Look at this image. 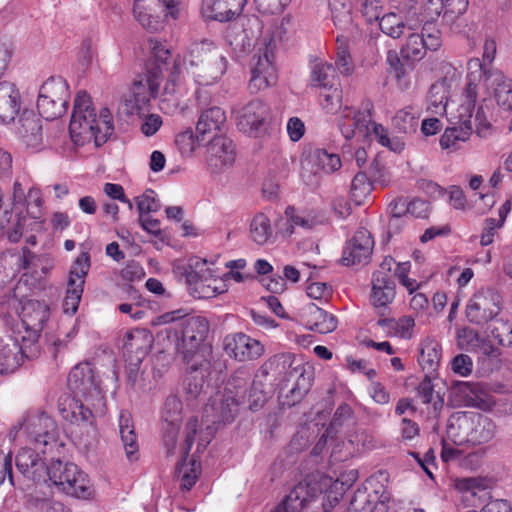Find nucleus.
I'll list each match as a JSON object with an SVG mask.
<instances>
[{
    "label": "nucleus",
    "mask_w": 512,
    "mask_h": 512,
    "mask_svg": "<svg viewBox=\"0 0 512 512\" xmlns=\"http://www.w3.org/2000/svg\"><path fill=\"white\" fill-rule=\"evenodd\" d=\"M374 240L364 228L358 229L344 246L341 262L345 266L367 264L372 255Z\"/></svg>",
    "instance_id": "21"
},
{
    "label": "nucleus",
    "mask_w": 512,
    "mask_h": 512,
    "mask_svg": "<svg viewBox=\"0 0 512 512\" xmlns=\"http://www.w3.org/2000/svg\"><path fill=\"white\" fill-rule=\"evenodd\" d=\"M390 494L381 485L369 489L367 486L358 488L349 504V512H387Z\"/></svg>",
    "instance_id": "22"
},
{
    "label": "nucleus",
    "mask_w": 512,
    "mask_h": 512,
    "mask_svg": "<svg viewBox=\"0 0 512 512\" xmlns=\"http://www.w3.org/2000/svg\"><path fill=\"white\" fill-rule=\"evenodd\" d=\"M152 336L145 330H135L126 335L124 342L125 354H135V359L130 357L131 363L139 365L148 354Z\"/></svg>",
    "instance_id": "38"
},
{
    "label": "nucleus",
    "mask_w": 512,
    "mask_h": 512,
    "mask_svg": "<svg viewBox=\"0 0 512 512\" xmlns=\"http://www.w3.org/2000/svg\"><path fill=\"white\" fill-rule=\"evenodd\" d=\"M250 236L251 239L259 245L267 243L272 237L270 219L265 214L259 213L252 219L250 224Z\"/></svg>",
    "instance_id": "51"
},
{
    "label": "nucleus",
    "mask_w": 512,
    "mask_h": 512,
    "mask_svg": "<svg viewBox=\"0 0 512 512\" xmlns=\"http://www.w3.org/2000/svg\"><path fill=\"white\" fill-rule=\"evenodd\" d=\"M236 153L232 141L224 136L214 137L207 146L206 162L209 170L221 173L232 167Z\"/></svg>",
    "instance_id": "24"
},
{
    "label": "nucleus",
    "mask_w": 512,
    "mask_h": 512,
    "mask_svg": "<svg viewBox=\"0 0 512 512\" xmlns=\"http://www.w3.org/2000/svg\"><path fill=\"white\" fill-rule=\"evenodd\" d=\"M322 493V485L315 476H309L296 484L282 502L285 512H301Z\"/></svg>",
    "instance_id": "23"
},
{
    "label": "nucleus",
    "mask_w": 512,
    "mask_h": 512,
    "mask_svg": "<svg viewBox=\"0 0 512 512\" xmlns=\"http://www.w3.org/2000/svg\"><path fill=\"white\" fill-rule=\"evenodd\" d=\"M182 56L177 55L174 59V64L170 76L163 88L162 96V107L161 109H165L164 105L167 102H172L174 106L178 105V97L177 95L181 90V81L180 74L183 68Z\"/></svg>",
    "instance_id": "41"
},
{
    "label": "nucleus",
    "mask_w": 512,
    "mask_h": 512,
    "mask_svg": "<svg viewBox=\"0 0 512 512\" xmlns=\"http://www.w3.org/2000/svg\"><path fill=\"white\" fill-rule=\"evenodd\" d=\"M479 58H472L467 63L466 85L462 92L461 104L449 119V126L440 138L443 149H456L459 142H465L472 134V117L481 86L489 79L495 83V73Z\"/></svg>",
    "instance_id": "2"
},
{
    "label": "nucleus",
    "mask_w": 512,
    "mask_h": 512,
    "mask_svg": "<svg viewBox=\"0 0 512 512\" xmlns=\"http://www.w3.org/2000/svg\"><path fill=\"white\" fill-rule=\"evenodd\" d=\"M120 438L129 461L138 459V441L134 430L132 416L128 411H121L119 414Z\"/></svg>",
    "instance_id": "36"
},
{
    "label": "nucleus",
    "mask_w": 512,
    "mask_h": 512,
    "mask_svg": "<svg viewBox=\"0 0 512 512\" xmlns=\"http://www.w3.org/2000/svg\"><path fill=\"white\" fill-rule=\"evenodd\" d=\"M179 320L166 329L167 337L173 341L176 352L185 363L205 359L201 345L209 332V323L202 316L184 318L182 310L164 313L153 321V325L168 324Z\"/></svg>",
    "instance_id": "4"
},
{
    "label": "nucleus",
    "mask_w": 512,
    "mask_h": 512,
    "mask_svg": "<svg viewBox=\"0 0 512 512\" xmlns=\"http://www.w3.org/2000/svg\"><path fill=\"white\" fill-rule=\"evenodd\" d=\"M17 133L22 142L31 150L43 148L42 126L40 120L31 111H23L19 118Z\"/></svg>",
    "instance_id": "30"
},
{
    "label": "nucleus",
    "mask_w": 512,
    "mask_h": 512,
    "mask_svg": "<svg viewBox=\"0 0 512 512\" xmlns=\"http://www.w3.org/2000/svg\"><path fill=\"white\" fill-rule=\"evenodd\" d=\"M175 144L184 157H190L200 144L199 136H195L191 129L177 134Z\"/></svg>",
    "instance_id": "60"
},
{
    "label": "nucleus",
    "mask_w": 512,
    "mask_h": 512,
    "mask_svg": "<svg viewBox=\"0 0 512 512\" xmlns=\"http://www.w3.org/2000/svg\"><path fill=\"white\" fill-rule=\"evenodd\" d=\"M262 45L263 47L258 49V55L254 57L255 62L251 69L249 88L253 93L266 89L277 81V71L274 65L276 42L274 38L266 35Z\"/></svg>",
    "instance_id": "10"
},
{
    "label": "nucleus",
    "mask_w": 512,
    "mask_h": 512,
    "mask_svg": "<svg viewBox=\"0 0 512 512\" xmlns=\"http://www.w3.org/2000/svg\"><path fill=\"white\" fill-rule=\"evenodd\" d=\"M198 420L190 419L185 426V440L181 447L183 459L177 463L176 477L181 490L189 491L196 483L200 475V463L195 459L187 461V456L194 443L197 433Z\"/></svg>",
    "instance_id": "16"
},
{
    "label": "nucleus",
    "mask_w": 512,
    "mask_h": 512,
    "mask_svg": "<svg viewBox=\"0 0 512 512\" xmlns=\"http://www.w3.org/2000/svg\"><path fill=\"white\" fill-rule=\"evenodd\" d=\"M320 103L326 113H337L342 108V91L338 86L322 89Z\"/></svg>",
    "instance_id": "57"
},
{
    "label": "nucleus",
    "mask_w": 512,
    "mask_h": 512,
    "mask_svg": "<svg viewBox=\"0 0 512 512\" xmlns=\"http://www.w3.org/2000/svg\"><path fill=\"white\" fill-rule=\"evenodd\" d=\"M303 316L309 328L318 333L327 334L337 328L336 317L314 303H309L304 307Z\"/></svg>",
    "instance_id": "33"
},
{
    "label": "nucleus",
    "mask_w": 512,
    "mask_h": 512,
    "mask_svg": "<svg viewBox=\"0 0 512 512\" xmlns=\"http://www.w3.org/2000/svg\"><path fill=\"white\" fill-rule=\"evenodd\" d=\"M216 279L207 277L188 283V290L191 296L197 299H209L221 294L224 290L214 285Z\"/></svg>",
    "instance_id": "52"
},
{
    "label": "nucleus",
    "mask_w": 512,
    "mask_h": 512,
    "mask_svg": "<svg viewBox=\"0 0 512 512\" xmlns=\"http://www.w3.org/2000/svg\"><path fill=\"white\" fill-rule=\"evenodd\" d=\"M496 432L494 421L478 412H456L447 424L448 439L455 445L482 446L492 441Z\"/></svg>",
    "instance_id": "8"
},
{
    "label": "nucleus",
    "mask_w": 512,
    "mask_h": 512,
    "mask_svg": "<svg viewBox=\"0 0 512 512\" xmlns=\"http://www.w3.org/2000/svg\"><path fill=\"white\" fill-rule=\"evenodd\" d=\"M395 297V282L391 276L383 271H376L372 277V290L370 302L377 309H386Z\"/></svg>",
    "instance_id": "31"
},
{
    "label": "nucleus",
    "mask_w": 512,
    "mask_h": 512,
    "mask_svg": "<svg viewBox=\"0 0 512 512\" xmlns=\"http://www.w3.org/2000/svg\"><path fill=\"white\" fill-rule=\"evenodd\" d=\"M68 107L60 104L53 99H47L43 95H38L37 109L41 117L46 120H54L61 117Z\"/></svg>",
    "instance_id": "56"
},
{
    "label": "nucleus",
    "mask_w": 512,
    "mask_h": 512,
    "mask_svg": "<svg viewBox=\"0 0 512 512\" xmlns=\"http://www.w3.org/2000/svg\"><path fill=\"white\" fill-rule=\"evenodd\" d=\"M181 411V400L175 395H170L165 400L162 410V418L166 424H179L181 420Z\"/></svg>",
    "instance_id": "62"
},
{
    "label": "nucleus",
    "mask_w": 512,
    "mask_h": 512,
    "mask_svg": "<svg viewBox=\"0 0 512 512\" xmlns=\"http://www.w3.org/2000/svg\"><path fill=\"white\" fill-rule=\"evenodd\" d=\"M455 487L464 494L465 501L477 497L479 502H484L486 498H491L488 491L491 482L485 477L459 478L456 480Z\"/></svg>",
    "instance_id": "37"
},
{
    "label": "nucleus",
    "mask_w": 512,
    "mask_h": 512,
    "mask_svg": "<svg viewBox=\"0 0 512 512\" xmlns=\"http://www.w3.org/2000/svg\"><path fill=\"white\" fill-rule=\"evenodd\" d=\"M114 132L112 114L108 108L100 110L97 116L90 95L79 91L74 100L69 124V133L74 144L83 146L94 141L97 147L103 145Z\"/></svg>",
    "instance_id": "3"
},
{
    "label": "nucleus",
    "mask_w": 512,
    "mask_h": 512,
    "mask_svg": "<svg viewBox=\"0 0 512 512\" xmlns=\"http://www.w3.org/2000/svg\"><path fill=\"white\" fill-rule=\"evenodd\" d=\"M372 104L367 102L362 110L356 111L352 107L345 106L341 111L338 121L339 129L346 140L358 138L365 140L374 136L376 141L389 150L400 153L404 150L405 143L400 137H390L387 129L372 120Z\"/></svg>",
    "instance_id": "6"
},
{
    "label": "nucleus",
    "mask_w": 512,
    "mask_h": 512,
    "mask_svg": "<svg viewBox=\"0 0 512 512\" xmlns=\"http://www.w3.org/2000/svg\"><path fill=\"white\" fill-rule=\"evenodd\" d=\"M226 354L240 362L258 359L264 353V346L244 333L228 334L223 340Z\"/></svg>",
    "instance_id": "20"
},
{
    "label": "nucleus",
    "mask_w": 512,
    "mask_h": 512,
    "mask_svg": "<svg viewBox=\"0 0 512 512\" xmlns=\"http://www.w3.org/2000/svg\"><path fill=\"white\" fill-rule=\"evenodd\" d=\"M311 84L321 89L337 86L334 66L328 62L316 60L311 66Z\"/></svg>",
    "instance_id": "42"
},
{
    "label": "nucleus",
    "mask_w": 512,
    "mask_h": 512,
    "mask_svg": "<svg viewBox=\"0 0 512 512\" xmlns=\"http://www.w3.org/2000/svg\"><path fill=\"white\" fill-rule=\"evenodd\" d=\"M393 129L401 134H412L418 127V113L412 107H405L397 111L392 118Z\"/></svg>",
    "instance_id": "47"
},
{
    "label": "nucleus",
    "mask_w": 512,
    "mask_h": 512,
    "mask_svg": "<svg viewBox=\"0 0 512 512\" xmlns=\"http://www.w3.org/2000/svg\"><path fill=\"white\" fill-rule=\"evenodd\" d=\"M269 107L261 100L247 103L237 112L236 124L243 133L257 137L266 130Z\"/></svg>",
    "instance_id": "19"
},
{
    "label": "nucleus",
    "mask_w": 512,
    "mask_h": 512,
    "mask_svg": "<svg viewBox=\"0 0 512 512\" xmlns=\"http://www.w3.org/2000/svg\"><path fill=\"white\" fill-rule=\"evenodd\" d=\"M494 84V98L497 105L504 111H512V79L502 72H497Z\"/></svg>",
    "instance_id": "44"
},
{
    "label": "nucleus",
    "mask_w": 512,
    "mask_h": 512,
    "mask_svg": "<svg viewBox=\"0 0 512 512\" xmlns=\"http://www.w3.org/2000/svg\"><path fill=\"white\" fill-rule=\"evenodd\" d=\"M328 5L334 25L341 29L347 28L352 22L350 0H329Z\"/></svg>",
    "instance_id": "49"
},
{
    "label": "nucleus",
    "mask_w": 512,
    "mask_h": 512,
    "mask_svg": "<svg viewBox=\"0 0 512 512\" xmlns=\"http://www.w3.org/2000/svg\"><path fill=\"white\" fill-rule=\"evenodd\" d=\"M187 375L184 379V393L187 400H196L203 393L204 377L208 373L209 362L200 359L186 363Z\"/></svg>",
    "instance_id": "32"
},
{
    "label": "nucleus",
    "mask_w": 512,
    "mask_h": 512,
    "mask_svg": "<svg viewBox=\"0 0 512 512\" xmlns=\"http://www.w3.org/2000/svg\"><path fill=\"white\" fill-rule=\"evenodd\" d=\"M276 364L277 367L286 369L287 381L295 379V383L286 395L288 405H295L310 389V378L306 376L305 367L301 360L292 353L280 354L275 356L269 363L263 367V375H267L266 367Z\"/></svg>",
    "instance_id": "11"
},
{
    "label": "nucleus",
    "mask_w": 512,
    "mask_h": 512,
    "mask_svg": "<svg viewBox=\"0 0 512 512\" xmlns=\"http://www.w3.org/2000/svg\"><path fill=\"white\" fill-rule=\"evenodd\" d=\"M341 160L338 154L329 153L324 149H314L303 162L302 179L309 185L319 182L321 172L333 173L340 169Z\"/></svg>",
    "instance_id": "18"
},
{
    "label": "nucleus",
    "mask_w": 512,
    "mask_h": 512,
    "mask_svg": "<svg viewBox=\"0 0 512 512\" xmlns=\"http://www.w3.org/2000/svg\"><path fill=\"white\" fill-rule=\"evenodd\" d=\"M502 298L492 288H482L467 302L465 314L467 320L477 326L494 321L502 309Z\"/></svg>",
    "instance_id": "12"
},
{
    "label": "nucleus",
    "mask_w": 512,
    "mask_h": 512,
    "mask_svg": "<svg viewBox=\"0 0 512 512\" xmlns=\"http://www.w3.org/2000/svg\"><path fill=\"white\" fill-rule=\"evenodd\" d=\"M21 94L17 86L9 81L0 82V124L13 123L20 113Z\"/></svg>",
    "instance_id": "28"
},
{
    "label": "nucleus",
    "mask_w": 512,
    "mask_h": 512,
    "mask_svg": "<svg viewBox=\"0 0 512 512\" xmlns=\"http://www.w3.org/2000/svg\"><path fill=\"white\" fill-rule=\"evenodd\" d=\"M47 482L50 481L61 491L77 498H88L91 486L87 475L73 463L57 459L49 464Z\"/></svg>",
    "instance_id": "9"
},
{
    "label": "nucleus",
    "mask_w": 512,
    "mask_h": 512,
    "mask_svg": "<svg viewBox=\"0 0 512 512\" xmlns=\"http://www.w3.org/2000/svg\"><path fill=\"white\" fill-rule=\"evenodd\" d=\"M372 191V183L365 173H357L351 183V197L356 204H361Z\"/></svg>",
    "instance_id": "58"
},
{
    "label": "nucleus",
    "mask_w": 512,
    "mask_h": 512,
    "mask_svg": "<svg viewBox=\"0 0 512 512\" xmlns=\"http://www.w3.org/2000/svg\"><path fill=\"white\" fill-rule=\"evenodd\" d=\"M487 332L499 345L512 347V323L496 318L488 325Z\"/></svg>",
    "instance_id": "54"
},
{
    "label": "nucleus",
    "mask_w": 512,
    "mask_h": 512,
    "mask_svg": "<svg viewBox=\"0 0 512 512\" xmlns=\"http://www.w3.org/2000/svg\"><path fill=\"white\" fill-rule=\"evenodd\" d=\"M156 0H135L133 13L135 19L148 31H157L161 27V22L156 12Z\"/></svg>",
    "instance_id": "39"
},
{
    "label": "nucleus",
    "mask_w": 512,
    "mask_h": 512,
    "mask_svg": "<svg viewBox=\"0 0 512 512\" xmlns=\"http://www.w3.org/2000/svg\"><path fill=\"white\" fill-rule=\"evenodd\" d=\"M39 354V347H28L16 334L0 338V374L14 372L25 358H34Z\"/></svg>",
    "instance_id": "17"
},
{
    "label": "nucleus",
    "mask_w": 512,
    "mask_h": 512,
    "mask_svg": "<svg viewBox=\"0 0 512 512\" xmlns=\"http://www.w3.org/2000/svg\"><path fill=\"white\" fill-rule=\"evenodd\" d=\"M68 387L74 394L60 403L62 417L72 424L74 442L85 449L95 447L99 439L96 419L91 408L102 412L104 395L89 363L76 365L68 375Z\"/></svg>",
    "instance_id": "1"
},
{
    "label": "nucleus",
    "mask_w": 512,
    "mask_h": 512,
    "mask_svg": "<svg viewBox=\"0 0 512 512\" xmlns=\"http://www.w3.org/2000/svg\"><path fill=\"white\" fill-rule=\"evenodd\" d=\"M240 404L238 398L223 392H218L210 398L203 413V422L206 423L210 436L216 431L218 424L230 423L235 419Z\"/></svg>",
    "instance_id": "14"
},
{
    "label": "nucleus",
    "mask_w": 512,
    "mask_h": 512,
    "mask_svg": "<svg viewBox=\"0 0 512 512\" xmlns=\"http://www.w3.org/2000/svg\"><path fill=\"white\" fill-rule=\"evenodd\" d=\"M226 123V114L220 107H210L199 116L196 131L204 137L211 135L213 138L218 137L216 134L222 131Z\"/></svg>",
    "instance_id": "35"
},
{
    "label": "nucleus",
    "mask_w": 512,
    "mask_h": 512,
    "mask_svg": "<svg viewBox=\"0 0 512 512\" xmlns=\"http://www.w3.org/2000/svg\"><path fill=\"white\" fill-rule=\"evenodd\" d=\"M338 47L336 52L335 64L339 72L343 75H350L354 70V65L348 47L344 41L337 38Z\"/></svg>",
    "instance_id": "64"
},
{
    "label": "nucleus",
    "mask_w": 512,
    "mask_h": 512,
    "mask_svg": "<svg viewBox=\"0 0 512 512\" xmlns=\"http://www.w3.org/2000/svg\"><path fill=\"white\" fill-rule=\"evenodd\" d=\"M251 374L248 370L241 368L234 372L228 379L223 393L231 394L233 397L238 398L240 403H243L248 391V383Z\"/></svg>",
    "instance_id": "46"
},
{
    "label": "nucleus",
    "mask_w": 512,
    "mask_h": 512,
    "mask_svg": "<svg viewBox=\"0 0 512 512\" xmlns=\"http://www.w3.org/2000/svg\"><path fill=\"white\" fill-rule=\"evenodd\" d=\"M19 289L17 286L1 297V309L9 316L14 312L19 317L20 321L13 328V333L21 337V342L28 347H39L38 340L49 317V308L44 302L19 298Z\"/></svg>",
    "instance_id": "5"
},
{
    "label": "nucleus",
    "mask_w": 512,
    "mask_h": 512,
    "mask_svg": "<svg viewBox=\"0 0 512 512\" xmlns=\"http://www.w3.org/2000/svg\"><path fill=\"white\" fill-rule=\"evenodd\" d=\"M26 430L34 446L49 449H53L57 446L56 424L47 414L41 413L29 417Z\"/></svg>",
    "instance_id": "25"
},
{
    "label": "nucleus",
    "mask_w": 512,
    "mask_h": 512,
    "mask_svg": "<svg viewBox=\"0 0 512 512\" xmlns=\"http://www.w3.org/2000/svg\"><path fill=\"white\" fill-rule=\"evenodd\" d=\"M426 51L423 45V36L417 32H411L405 44L401 48V56L408 60H420Z\"/></svg>",
    "instance_id": "55"
},
{
    "label": "nucleus",
    "mask_w": 512,
    "mask_h": 512,
    "mask_svg": "<svg viewBox=\"0 0 512 512\" xmlns=\"http://www.w3.org/2000/svg\"><path fill=\"white\" fill-rule=\"evenodd\" d=\"M410 14L411 12L408 13L406 21H403V19L395 13L385 14L379 20V27L383 33L390 37L399 38L404 34L405 30H414L425 20L424 17L412 19Z\"/></svg>",
    "instance_id": "34"
},
{
    "label": "nucleus",
    "mask_w": 512,
    "mask_h": 512,
    "mask_svg": "<svg viewBox=\"0 0 512 512\" xmlns=\"http://www.w3.org/2000/svg\"><path fill=\"white\" fill-rule=\"evenodd\" d=\"M159 87V77L155 72H150L144 80L135 82L133 86V103L132 100L126 103L129 106L128 112L130 114L140 113L152 98H156L159 95Z\"/></svg>",
    "instance_id": "27"
},
{
    "label": "nucleus",
    "mask_w": 512,
    "mask_h": 512,
    "mask_svg": "<svg viewBox=\"0 0 512 512\" xmlns=\"http://www.w3.org/2000/svg\"><path fill=\"white\" fill-rule=\"evenodd\" d=\"M39 95H43L47 99H53L68 107V84L62 77H50L47 79L40 87Z\"/></svg>",
    "instance_id": "43"
},
{
    "label": "nucleus",
    "mask_w": 512,
    "mask_h": 512,
    "mask_svg": "<svg viewBox=\"0 0 512 512\" xmlns=\"http://www.w3.org/2000/svg\"><path fill=\"white\" fill-rule=\"evenodd\" d=\"M43 197L40 189L30 187L26 192L18 181L13 185V211L23 214L26 210L28 216L33 219L41 218L43 214Z\"/></svg>",
    "instance_id": "26"
},
{
    "label": "nucleus",
    "mask_w": 512,
    "mask_h": 512,
    "mask_svg": "<svg viewBox=\"0 0 512 512\" xmlns=\"http://www.w3.org/2000/svg\"><path fill=\"white\" fill-rule=\"evenodd\" d=\"M182 62L195 83L200 86L217 83L227 70L226 57L208 39L191 43L182 56Z\"/></svg>",
    "instance_id": "7"
},
{
    "label": "nucleus",
    "mask_w": 512,
    "mask_h": 512,
    "mask_svg": "<svg viewBox=\"0 0 512 512\" xmlns=\"http://www.w3.org/2000/svg\"><path fill=\"white\" fill-rule=\"evenodd\" d=\"M417 392L424 404L432 405L433 416H439L444 406V397L440 392L434 390L430 375L425 376L423 381L419 384Z\"/></svg>",
    "instance_id": "45"
},
{
    "label": "nucleus",
    "mask_w": 512,
    "mask_h": 512,
    "mask_svg": "<svg viewBox=\"0 0 512 512\" xmlns=\"http://www.w3.org/2000/svg\"><path fill=\"white\" fill-rule=\"evenodd\" d=\"M353 418V410L350 405L343 403L341 404L335 411L333 418L330 422L329 427L326 430V433L323 434L322 438L329 437L333 433H336L339 428L343 425L348 424L352 421Z\"/></svg>",
    "instance_id": "59"
},
{
    "label": "nucleus",
    "mask_w": 512,
    "mask_h": 512,
    "mask_svg": "<svg viewBox=\"0 0 512 512\" xmlns=\"http://www.w3.org/2000/svg\"><path fill=\"white\" fill-rule=\"evenodd\" d=\"M89 269L90 255L88 252H82L73 262L69 272L66 296L63 301L65 314L73 315L77 312Z\"/></svg>",
    "instance_id": "15"
},
{
    "label": "nucleus",
    "mask_w": 512,
    "mask_h": 512,
    "mask_svg": "<svg viewBox=\"0 0 512 512\" xmlns=\"http://www.w3.org/2000/svg\"><path fill=\"white\" fill-rule=\"evenodd\" d=\"M52 449L41 446L21 448L15 457V465L18 472L26 479L36 483H47L49 465L47 455Z\"/></svg>",
    "instance_id": "13"
},
{
    "label": "nucleus",
    "mask_w": 512,
    "mask_h": 512,
    "mask_svg": "<svg viewBox=\"0 0 512 512\" xmlns=\"http://www.w3.org/2000/svg\"><path fill=\"white\" fill-rule=\"evenodd\" d=\"M27 508L30 512H69L61 503L33 495H30L27 500Z\"/></svg>",
    "instance_id": "61"
},
{
    "label": "nucleus",
    "mask_w": 512,
    "mask_h": 512,
    "mask_svg": "<svg viewBox=\"0 0 512 512\" xmlns=\"http://www.w3.org/2000/svg\"><path fill=\"white\" fill-rule=\"evenodd\" d=\"M257 378L258 376L252 381L247 391L249 409L252 411L261 409L267 401V393L264 391V385L262 381Z\"/></svg>",
    "instance_id": "63"
},
{
    "label": "nucleus",
    "mask_w": 512,
    "mask_h": 512,
    "mask_svg": "<svg viewBox=\"0 0 512 512\" xmlns=\"http://www.w3.org/2000/svg\"><path fill=\"white\" fill-rule=\"evenodd\" d=\"M448 94L449 91L446 81H437L432 84L428 93V108L435 113L444 112L447 106Z\"/></svg>",
    "instance_id": "53"
},
{
    "label": "nucleus",
    "mask_w": 512,
    "mask_h": 512,
    "mask_svg": "<svg viewBox=\"0 0 512 512\" xmlns=\"http://www.w3.org/2000/svg\"><path fill=\"white\" fill-rule=\"evenodd\" d=\"M318 481L322 485V492L324 491L323 509L328 512L342 499L343 483L338 480L332 482V479L328 477H321Z\"/></svg>",
    "instance_id": "50"
},
{
    "label": "nucleus",
    "mask_w": 512,
    "mask_h": 512,
    "mask_svg": "<svg viewBox=\"0 0 512 512\" xmlns=\"http://www.w3.org/2000/svg\"><path fill=\"white\" fill-rule=\"evenodd\" d=\"M206 265V260L193 256L189 258L187 264L177 265L176 270L184 276L185 282L188 284L209 275Z\"/></svg>",
    "instance_id": "48"
},
{
    "label": "nucleus",
    "mask_w": 512,
    "mask_h": 512,
    "mask_svg": "<svg viewBox=\"0 0 512 512\" xmlns=\"http://www.w3.org/2000/svg\"><path fill=\"white\" fill-rule=\"evenodd\" d=\"M246 0H202L201 13L208 20L229 21L239 15Z\"/></svg>",
    "instance_id": "29"
},
{
    "label": "nucleus",
    "mask_w": 512,
    "mask_h": 512,
    "mask_svg": "<svg viewBox=\"0 0 512 512\" xmlns=\"http://www.w3.org/2000/svg\"><path fill=\"white\" fill-rule=\"evenodd\" d=\"M442 350L440 344L433 339H426L421 343L418 362L426 375L436 373L439 368Z\"/></svg>",
    "instance_id": "40"
}]
</instances>
